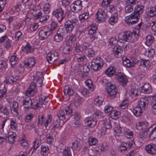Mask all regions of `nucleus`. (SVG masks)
Wrapping results in <instances>:
<instances>
[{"mask_svg":"<svg viewBox=\"0 0 156 156\" xmlns=\"http://www.w3.org/2000/svg\"><path fill=\"white\" fill-rule=\"evenodd\" d=\"M43 77H40L36 75L34 77V81L31 82L29 88L26 90V94L27 96H32L34 92L36 87H41L42 86Z\"/></svg>","mask_w":156,"mask_h":156,"instance_id":"1","label":"nucleus"},{"mask_svg":"<svg viewBox=\"0 0 156 156\" xmlns=\"http://www.w3.org/2000/svg\"><path fill=\"white\" fill-rule=\"evenodd\" d=\"M106 89L108 97L110 98H113L115 97L117 93V90L115 85L111 83H108L106 84Z\"/></svg>","mask_w":156,"mask_h":156,"instance_id":"2","label":"nucleus"},{"mask_svg":"<svg viewBox=\"0 0 156 156\" xmlns=\"http://www.w3.org/2000/svg\"><path fill=\"white\" fill-rule=\"evenodd\" d=\"M91 63V68L95 71L99 70L101 69L104 65L102 59L99 57H97L93 59Z\"/></svg>","mask_w":156,"mask_h":156,"instance_id":"3","label":"nucleus"},{"mask_svg":"<svg viewBox=\"0 0 156 156\" xmlns=\"http://www.w3.org/2000/svg\"><path fill=\"white\" fill-rule=\"evenodd\" d=\"M77 22L78 20L75 19L71 20H68L65 22L64 27L67 33L73 31Z\"/></svg>","mask_w":156,"mask_h":156,"instance_id":"4","label":"nucleus"},{"mask_svg":"<svg viewBox=\"0 0 156 156\" xmlns=\"http://www.w3.org/2000/svg\"><path fill=\"white\" fill-rule=\"evenodd\" d=\"M52 32L48 30L47 27L43 28L38 33V37L41 40H44L48 38L52 33Z\"/></svg>","mask_w":156,"mask_h":156,"instance_id":"5","label":"nucleus"},{"mask_svg":"<svg viewBox=\"0 0 156 156\" xmlns=\"http://www.w3.org/2000/svg\"><path fill=\"white\" fill-rule=\"evenodd\" d=\"M52 15L57 19L58 21L61 23L65 17L64 11L61 8L54 10Z\"/></svg>","mask_w":156,"mask_h":156,"instance_id":"6","label":"nucleus"},{"mask_svg":"<svg viewBox=\"0 0 156 156\" xmlns=\"http://www.w3.org/2000/svg\"><path fill=\"white\" fill-rule=\"evenodd\" d=\"M66 34L67 33L62 28H59L54 36V40L57 42H60L63 40V37L66 36Z\"/></svg>","mask_w":156,"mask_h":156,"instance_id":"7","label":"nucleus"},{"mask_svg":"<svg viewBox=\"0 0 156 156\" xmlns=\"http://www.w3.org/2000/svg\"><path fill=\"white\" fill-rule=\"evenodd\" d=\"M108 16L104 10L101 9H99L96 14V18L98 23L104 22L105 21Z\"/></svg>","mask_w":156,"mask_h":156,"instance_id":"8","label":"nucleus"},{"mask_svg":"<svg viewBox=\"0 0 156 156\" xmlns=\"http://www.w3.org/2000/svg\"><path fill=\"white\" fill-rule=\"evenodd\" d=\"M115 75V78L120 84L122 86L126 85L128 82V79L126 76L123 73H118Z\"/></svg>","mask_w":156,"mask_h":156,"instance_id":"9","label":"nucleus"},{"mask_svg":"<svg viewBox=\"0 0 156 156\" xmlns=\"http://www.w3.org/2000/svg\"><path fill=\"white\" fill-rule=\"evenodd\" d=\"M71 10L73 12H77L82 8V2L80 0L74 1L70 5Z\"/></svg>","mask_w":156,"mask_h":156,"instance_id":"10","label":"nucleus"},{"mask_svg":"<svg viewBox=\"0 0 156 156\" xmlns=\"http://www.w3.org/2000/svg\"><path fill=\"white\" fill-rule=\"evenodd\" d=\"M133 36V33L130 31H126L119 34V41H126L128 40H130Z\"/></svg>","mask_w":156,"mask_h":156,"instance_id":"11","label":"nucleus"},{"mask_svg":"<svg viewBox=\"0 0 156 156\" xmlns=\"http://www.w3.org/2000/svg\"><path fill=\"white\" fill-rule=\"evenodd\" d=\"M149 101L147 98L145 97L140 99L138 101V106L144 110L146 109L148 107Z\"/></svg>","mask_w":156,"mask_h":156,"instance_id":"12","label":"nucleus"},{"mask_svg":"<svg viewBox=\"0 0 156 156\" xmlns=\"http://www.w3.org/2000/svg\"><path fill=\"white\" fill-rule=\"evenodd\" d=\"M10 107L12 113L15 116H17L18 114V104L17 102L15 101L11 102Z\"/></svg>","mask_w":156,"mask_h":156,"instance_id":"13","label":"nucleus"},{"mask_svg":"<svg viewBox=\"0 0 156 156\" xmlns=\"http://www.w3.org/2000/svg\"><path fill=\"white\" fill-rule=\"evenodd\" d=\"M147 152L151 155L156 154V145L154 144H151L147 145L145 147Z\"/></svg>","mask_w":156,"mask_h":156,"instance_id":"14","label":"nucleus"},{"mask_svg":"<svg viewBox=\"0 0 156 156\" xmlns=\"http://www.w3.org/2000/svg\"><path fill=\"white\" fill-rule=\"evenodd\" d=\"M58 58V55L57 52H55L51 54H48L47 59L49 63L51 64L57 60Z\"/></svg>","mask_w":156,"mask_h":156,"instance_id":"15","label":"nucleus"},{"mask_svg":"<svg viewBox=\"0 0 156 156\" xmlns=\"http://www.w3.org/2000/svg\"><path fill=\"white\" fill-rule=\"evenodd\" d=\"M84 122L86 126L91 128H94L97 123L96 120L90 118H86L84 120Z\"/></svg>","mask_w":156,"mask_h":156,"instance_id":"16","label":"nucleus"},{"mask_svg":"<svg viewBox=\"0 0 156 156\" xmlns=\"http://www.w3.org/2000/svg\"><path fill=\"white\" fill-rule=\"evenodd\" d=\"M113 52L114 55L116 57L118 58L121 56L123 50L121 46L117 44L114 47L113 49Z\"/></svg>","mask_w":156,"mask_h":156,"instance_id":"17","label":"nucleus"},{"mask_svg":"<svg viewBox=\"0 0 156 156\" xmlns=\"http://www.w3.org/2000/svg\"><path fill=\"white\" fill-rule=\"evenodd\" d=\"M89 46V45L88 43H84L81 45H77L75 47V51L77 52L82 54L83 53V51L86 50Z\"/></svg>","mask_w":156,"mask_h":156,"instance_id":"18","label":"nucleus"},{"mask_svg":"<svg viewBox=\"0 0 156 156\" xmlns=\"http://www.w3.org/2000/svg\"><path fill=\"white\" fill-rule=\"evenodd\" d=\"M20 80V77L18 76H7L5 80V82L7 83L12 84L16 81L17 80Z\"/></svg>","mask_w":156,"mask_h":156,"instance_id":"19","label":"nucleus"},{"mask_svg":"<svg viewBox=\"0 0 156 156\" xmlns=\"http://www.w3.org/2000/svg\"><path fill=\"white\" fill-rule=\"evenodd\" d=\"M137 64L140 66L146 69L149 68L151 66L150 62L148 60L140 59L137 62Z\"/></svg>","mask_w":156,"mask_h":156,"instance_id":"20","label":"nucleus"},{"mask_svg":"<svg viewBox=\"0 0 156 156\" xmlns=\"http://www.w3.org/2000/svg\"><path fill=\"white\" fill-rule=\"evenodd\" d=\"M32 101L30 98H26L23 101V105L24 107L27 110H30L32 107Z\"/></svg>","mask_w":156,"mask_h":156,"instance_id":"21","label":"nucleus"},{"mask_svg":"<svg viewBox=\"0 0 156 156\" xmlns=\"http://www.w3.org/2000/svg\"><path fill=\"white\" fill-rule=\"evenodd\" d=\"M24 66L25 67H31L35 64V60L34 58H29L27 61L24 62Z\"/></svg>","mask_w":156,"mask_h":156,"instance_id":"22","label":"nucleus"},{"mask_svg":"<svg viewBox=\"0 0 156 156\" xmlns=\"http://www.w3.org/2000/svg\"><path fill=\"white\" fill-rule=\"evenodd\" d=\"M142 92L145 94H149L152 91L151 85L149 83H145L141 87Z\"/></svg>","mask_w":156,"mask_h":156,"instance_id":"23","label":"nucleus"},{"mask_svg":"<svg viewBox=\"0 0 156 156\" xmlns=\"http://www.w3.org/2000/svg\"><path fill=\"white\" fill-rule=\"evenodd\" d=\"M122 64L124 66L127 67H131L135 66V63L133 62H131L130 60L126 57L123 58Z\"/></svg>","mask_w":156,"mask_h":156,"instance_id":"24","label":"nucleus"},{"mask_svg":"<svg viewBox=\"0 0 156 156\" xmlns=\"http://www.w3.org/2000/svg\"><path fill=\"white\" fill-rule=\"evenodd\" d=\"M115 68L111 66L107 69L105 71V73L106 74L108 75L109 77H111L114 75V74L115 75L116 74H117V73H115Z\"/></svg>","mask_w":156,"mask_h":156,"instance_id":"25","label":"nucleus"},{"mask_svg":"<svg viewBox=\"0 0 156 156\" xmlns=\"http://www.w3.org/2000/svg\"><path fill=\"white\" fill-rule=\"evenodd\" d=\"M34 48L29 43H27L26 45L22 48V50L23 51L27 53V54L31 53L34 51Z\"/></svg>","mask_w":156,"mask_h":156,"instance_id":"26","label":"nucleus"},{"mask_svg":"<svg viewBox=\"0 0 156 156\" xmlns=\"http://www.w3.org/2000/svg\"><path fill=\"white\" fill-rule=\"evenodd\" d=\"M64 91L65 95L69 96H72L74 93L73 90L71 88L67 86H65Z\"/></svg>","mask_w":156,"mask_h":156,"instance_id":"27","label":"nucleus"},{"mask_svg":"<svg viewBox=\"0 0 156 156\" xmlns=\"http://www.w3.org/2000/svg\"><path fill=\"white\" fill-rule=\"evenodd\" d=\"M74 107L73 103H71L69 105L65 107V111L66 115H70L73 113Z\"/></svg>","mask_w":156,"mask_h":156,"instance_id":"28","label":"nucleus"},{"mask_svg":"<svg viewBox=\"0 0 156 156\" xmlns=\"http://www.w3.org/2000/svg\"><path fill=\"white\" fill-rule=\"evenodd\" d=\"M144 10V6L141 5H137L135 7L134 11L140 15L142 14Z\"/></svg>","mask_w":156,"mask_h":156,"instance_id":"29","label":"nucleus"},{"mask_svg":"<svg viewBox=\"0 0 156 156\" xmlns=\"http://www.w3.org/2000/svg\"><path fill=\"white\" fill-rule=\"evenodd\" d=\"M149 129V127H147L146 129L145 130H143L139 133L138 137L141 139L146 138L147 136V132H148Z\"/></svg>","mask_w":156,"mask_h":156,"instance_id":"30","label":"nucleus"},{"mask_svg":"<svg viewBox=\"0 0 156 156\" xmlns=\"http://www.w3.org/2000/svg\"><path fill=\"white\" fill-rule=\"evenodd\" d=\"M142 108L139 106H136L133 110L134 114L137 117L141 116L142 114Z\"/></svg>","mask_w":156,"mask_h":156,"instance_id":"31","label":"nucleus"},{"mask_svg":"<svg viewBox=\"0 0 156 156\" xmlns=\"http://www.w3.org/2000/svg\"><path fill=\"white\" fill-rule=\"evenodd\" d=\"M133 143H134V142L132 141L126 142H121L120 145L128 149H129L132 147Z\"/></svg>","mask_w":156,"mask_h":156,"instance_id":"32","label":"nucleus"},{"mask_svg":"<svg viewBox=\"0 0 156 156\" xmlns=\"http://www.w3.org/2000/svg\"><path fill=\"white\" fill-rule=\"evenodd\" d=\"M72 146L71 147L72 150V151L73 152L74 151H79L80 148V147L79 146L78 141L77 140H75L72 143Z\"/></svg>","mask_w":156,"mask_h":156,"instance_id":"33","label":"nucleus"},{"mask_svg":"<svg viewBox=\"0 0 156 156\" xmlns=\"http://www.w3.org/2000/svg\"><path fill=\"white\" fill-rule=\"evenodd\" d=\"M147 15L151 17L156 16V8L154 6L150 8L148 11Z\"/></svg>","mask_w":156,"mask_h":156,"instance_id":"34","label":"nucleus"},{"mask_svg":"<svg viewBox=\"0 0 156 156\" xmlns=\"http://www.w3.org/2000/svg\"><path fill=\"white\" fill-rule=\"evenodd\" d=\"M85 83L89 90L91 91H92L94 90V86L93 84L92 81L90 79H88L85 82Z\"/></svg>","mask_w":156,"mask_h":156,"instance_id":"35","label":"nucleus"},{"mask_svg":"<svg viewBox=\"0 0 156 156\" xmlns=\"http://www.w3.org/2000/svg\"><path fill=\"white\" fill-rule=\"evenodd\" d=\"M110 115L112 119H116L119 117L120 115V112L117 111L113 110L110 112Z\"/></svg>","mask_w":156,"mask_h":156,"instance_id":"36","label":"nucleus"},{"mask_svg":"<svg viewBox=\"0 0 156 156\" xmlns=\"http://www.w3.org/2000/svg\"><path fill=\"white\" fill-rule=\"evenodd\" d=\"M15 136L13 134H10L8 136H5V137L7 138V142L8 143L13 144L14 143V140L15 138Z\"/></svg>","mask_w":156,"mask_h":156,"instance_id":"37","label":"nucleus"},{"mask_svg":"<svg viewBox=\"0 0 156 156\" xmlns=\"http://www.w3.org/2000/svg\"><path fill=\"white\" fill-rule=\"evenodd\" d=\"M103 100L101 97L98 96L95 99L94 103L97 106L100 107L102 104Z\"/></svg>","mask_w":156,"mask_h":156,"instance_id":"38","label":"nucleus"},{"mask_svg":"<svg viewBox=\"0 0 156 156\" xmlns=\"http://www.w3.org/2000/svg\"><path fill=\"white\" fill-rule=\"evenodd\" d=\"M45 120V116L44 114L39 115L38 117V125L39 126H41L43 124Z\"/></svg>","mask_w":156,"mask_h":156,"instance_id":"39","label":"nucleus"},{"mask_svg":"<svg viewBox=\"0 0 156 156\" xmlns=\"http://www.w3.org/2000/svg\"><path fill=\"white\" fill-rule=\"evenodd\" d=\"M154 37L151 35H149L146 37V44L150 46L153 42Z\"/></svg>","mask_w":156,"mask_h":156,"instance_id":"40","label":"nucleus"},{"mask_svg":"<svg viewBox=\"0 0 156 156\" xmlns=\"http://www.w3.org/2000/svg\"><path fill=\"white\" fill-rule=\"evenodd\" d=\"M140 15L134 11L130 15L126 17V18L131 19H138Z\"/></svg>","mask_w":156,"mask_h":156,"instance_id":"41","label":"nucleus"},{"mask_svg":"<svg viewBox=\"0 0 156 156\" xmlns=\"http://www.w3.org/2000/svg\"><path fill=\"white\" fill-rule=\"evenodd\" d=\"M47 141L48 144H51L53 141V134L52 133H48L46 136Z\"/></svg>","mask_w":156,"mask_h":156,"instance_id":"42","label":"nucleus"},{"mask_svg":"<svg viewBox=\"0 0 156 156\" xmlns=\"http://www.w3.org/2000/svg\"><path fill=\"white\" fill-rule=\"evenodd\" d=\"M129 94L131 95H133L135 97L137 96L140 94V90H138L136 88H133L130 90Z\"/></svg>","mask_w":156,"mask_h":156,"instance_id":"43","label":"nucleus"},{"mask_svg":"<svg viewBox=\"0 0 156 156\" xmlns=\"http://www.w3.org/2000/svg\"><path fill=\"white\" fill-rule=\"evenodd\" d=\"M58 119L60 120H63L65 119V115L64 111L62 110H60L57 113Z\"/></svg>","mask_w":156,"mask_h":156,"instance_id":"44","label":"nucleus"},{"mask_svg":"<svg viewBox=\"0 0 156 156\" xmlns=\"http://www.w3.org/2000/svg\"><path fill=\"white\" fill-rule=\"evenodd\" d=\"M89 144L90 145H96L98 142V140L94 137L90 136L88 140Z\"/></svg>","mask_w":156,"mask_h":156,"instance_id":"45","label":"nucleus"},{"mask_svg":"<svg viewBox=\"0 0 156 156\" xmlns=\"http://www.w3.org/2000/svg\"><path fill=\"white\" fill-rule=\"evenodd\" d=\"M71 153L70 148L66 147L63 151V156H72Z\"/></svg>","mask_w":156,"mask_h":156,"instance_id":"46","label":"nucleus"},{"mask_svg":"<svg viewBox=\"0 0 156 156\" xmlns=\"http://www.w3.org/2000/svg\"><path fill=\"white\" fill-rule=\"evenodd\" d=\"M0 112L5 116L8 115L9 114V110L6 106H3V108L1 109Z\"/></svg>","mask_w":156,"mask_h":156,"instance_id":"47","label":"nucleus"},{"mask_svg":"<svg viewBox=\"0 0 156 156\" xmlns=\"http://www.w3.org/2000/svg\"><path fill=\"white\" fill-rule=\"evenodd\" d=\"M133 10V7L125 3V12L126 13H129L132 12Z\"/></svg>","mask_w":156,"mask_h":156,"instance_id":"48","label":"nucleus"},{"mask_svg":"<svg viewBox=\"0 0 156 156\" xmlns=\"http://www.w3.org/2000/svg\"><path fill=\"white\" fill-rule=\"evenodd\" d=\"M118 18L117 17V14L116 13L114 14L113 16H111L109 19V23L112 25L113 23L117 21Z\"/></svg>","mask_w":156,"mask_h":156,"instance_id":"49","label":"nucleus"},{"mask_svg":"<svg viewBox=\"0 0 156 156\" xmlns=\"http://www.w3.org/2000/svg\"><path fill=\"white\" fill-rule=\"evenodd\" d=\"M98 148L101 151H104L108 149V146L106 143H103L100 144Z\"/></svg>","mask_w":156,"mask_h":156,"instance_id":"50","label":"nucleus"},{"mask_svg":"<svg viewBox=\"0 0 156 156\" xmlns=\"http://www.w3.org/2000/svg\"><path fill=\"white\" fill-rule=\"evenodd\" d=\"M84 99L82 98H78L75 101V102L73 103L74 106L76 108H77L84 101Z\"/></svg>","mask_w":156,"mask_h":156,"instance_id":"51","label":"nucleus"},{"mask_svg":"<svg viewBox=\"0 0 156 156\" xmlns=\"http://www.w3.org/2000/svg\"><path fill=\"white\" fill-rule=\"evenodd\" d=\"M131 19L125 18V21L129 25L135 24L138 22V20L136 19V20H133Z\"/></svg>","mask_w":156,"mask_h":156,"instance_id":"52","label":"nucleus"},{"mask_svg":"<svg viewBox=\"0 0 156 156\" xmlns=\"http://www.w3.org/2000/svg\"><path fill=\"white\" fill-rule=\"evenodd\" d=\"M48 150L49 148L48 146H41V154L43 156H46L47 155V152L48 151Z\"/></svg>","mask_w":156,"mask_h":156,"instance_id":"53","label":"nucleus"},{"mask_svg":"<svg viewBox=\"0 0 156 156\" xmlns=\"http://www.w3.org/2000/svg\"><path fill=\"white\" fill-rule=\"evenodd\" d=\"M18 59L17 58L16 56H12L10 59V62L11 65H15L17 63Z\"/></svg>","mask_w":156,"mask_h":156,"instance_id":"54","label":"nucleus"},{"mask_svg":"<svg viewBox=\"0 0 156 156\" xmlns=\"http://www.w3.org/2000/svg\"><path fill=\"white\" fill-rule=\"evenodd\" d=\"M73 118L77 121H79L81 118V115L80 112L76 111L74 112L73 115Z\"/></svg>","mask_w":156,"mask_h":156,"instance_id":"55","label":"nucleus"},{"mask_svg":"<svg viewBox=\"0 0 156 156\" xmlns=\"http://www.w3.org/2000/svg\"><path fill=\"white\" fill-rule=\"evenodd\" d=\"M128 105V101L127 100L124 101L120 105L119 108L122 109L126 108Z\"/></svg>","mask_w":156,"mask_h":156,"instance_id":"56","label":"nucleus"},{"mask_svg":"<svg viewBox=\"0 0 156 156\" xmlns=\"http://www.w3.org/2000/svg\"><path fill=\"white\" fill-rule=\"evenodd\" d=\"M47 119L44 123V126L46 128L49 123H51L52 120V117L50 114H48L47 116Z\"/></svg>","mask_w":156,"mask_h":156,"instance_id":"57","label":"nucleus"},{"mask_svg":"<svg viewBox=\"0 0 156 156\" xmlns=\"http://www.w3.org/2000/svg\"><path fill=\"white\" fill-rule=\"evenodd\" d=\"M58 24L55 21H53L51 23L50 28L48 27H47L48 30L50 29V30L52 32L53 30H55Z\"/></svg>","mask_w":156,"mask_h":156,"instance_id":"58","label":"nucleus"},{"mask_svg":"<svg viewBox=\"0 0 156 156\" xmlns=\"http://www.w3.org/2000/svg\"><path fill=\"white\" fill-rule=\"evenodd\" d=\"M113 108L111 105H107L105 107L104 111L105 113L110 112L113 111Z\"/></svg>","mask_w":156,"mask_h":156,"instance_id":"59","label":"nucleus"},{"mask_svg":"<svg viewBox=\"0 0 156 156\" xmlns=\"http://www.w3.org/2000/svg\"><path fill=\"white\" fill-rule=\"evenodd\" d=\"M7 63L5 61L2 60L0 61V69L5 70L7 66Z\"/></svg>","mask_w":156,"mask_h":156,"instance_id":"60","label":"nucleus"},{"mask_svg":"<svg viewBox=\"0 0 156 156\" xmlns=\"http://www.w3.org/2000/svg\"><path fill=\"white\" fill-rule=\"evenodd\" d=\"M124 135L125 137L129 139L132 138L133 133L131 131L128 129L126 131Z\"/></svg>","mask_w":156,"mask_h":156,"instance_id":"61","label":"nucleus"},{"mask_svg":"<svg viewBox=\"0 0 156 156\" xmlns=\"http://www.w3.org/2000/svg\"><path fill=\"white\" fill-rule=\"evenodd\" d=\"M10 126L11 128L13 130H15L17 129V124L12 119H11L10 120Z\"/></svg>","mask_w":156,"mask_h":156,"instance_id":"62","label":"nucleus"},{"mask_svg":"<svg viewBox=\"0 0 156 156\" xmlns=\"http://www.w3.org/2000/svg\"><path fill=\"white\" fill-rule=\"evenodd\" d=\"M50 5L49 3L44 4V12L46 14L48 13L50 11Z\"/></svg>","mask_w":156,"mask_h":156,"instance_id":"63","label":"nucleus"},{"mask_svg":"<svg viewBox=\"0 0 156 156\" xmlns=\"http://www.w3.org/2000/svg\"><path fill=\"white\" fill-rule=\"evenodd\" d=\"M148 136L150 139L151 140L154 139L156 138V132L153 129L151 132L150 134Z\"/></svg>","mask_w":156,"mask_h":156,"instance_id":"64","label":"nucleus"}]
</instances>
